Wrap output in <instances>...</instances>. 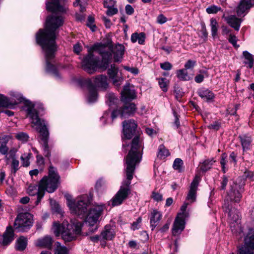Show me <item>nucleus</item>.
<instances>
[{"mask_svg": "<svg viewBox=\"0 0 254 254\" xmlns=\"http://www.w3.org/2000/svg\"><path fill=\"white\" fill-rule=\"evenodd\" d=\"M160 67L162 69L165 70H169L172 68V64L168 62L160 64Z\"/></svg>", "mask_w": 254, "mask_h": 254, "instance_id": "obj_50", "label": "nucleus"}, {"mask_svg": "<svg viewBox=\"0 0 254 254\" xmlns=\"http://www.w3.org/2000/svg\"><path fill=\"white\" fill-rule=\"evenodd\" d=\"M226 158L227 155L226 154H222V158L221 159L220 163L222 165V171L224 173L226 172L225 167V166L226 164Z\"/></svg>", "mask_w": 254, "mask_h": 254, "instance_id": "obj_52", "label": "nucleus"}, {"mask_svg": "<svg viewBox=\"0 0 254 254\" xmlns=\"http://www.w3.org/2000/svg\"><path fill=\"white\" fill-rule=\"evenodd\" d=\"M170 155L169 150L163 145H160L158 148V157L160 158H165Z\"/></svg>", "mask_w": 254, "mask_h": 254, "instance_id": "obj_40", "label": "nucleus"}, {"mask_svg": "<svg viewBox=\"0 0 254 254\" xmlns=\"http://www.w3.org/2000/svg\"><path fill=\"white\" fill-rule=\"evenodd\" d=\"M11 96H12V100H13V104H8L4 101H1L0 102V107H4L12 108L14 105H16L24 100V98L20 94L13 92Z\"/></svg>", "mask_w": 254, "mask_h": 254, "instance_id": "obj_22", "label": "nucleus"}, {"mask_svg": "<svg viewBox=\"0 0 254 254\" xmlns=\"http://www.w3.org/2000/svg\"><path fill=\"white\" fill-rule=\"evenodd\" d=\"M94 84L101 88L106 89L108 86L107 77L106 75H99L94 78Z\"/></svg>", "mask_w": 254, "mask_h": 254, "instance_id": "obj_28", "label": "nucleus"}, {"mask_svg": "<svg viewBox=\"0 0 254 254\" xmlns=\"http://www.w3.org/2000/svg\"><path fill=\"white\" fill-rule=\"evenodd\" d=\"M16 151L14 150H10L9 152V157H10L12 160L11 162V168L13 173H15L19 169V161L16 159L14 157V154Z\"/></svg>", "mask_w": 254, "mask_h": 254, "instance_id": "obj_31", "label": "nucleus"}, {"mask_svg": "<svg viewBox=\"0 0 254 254\" xmlns=\"http://www.w3.org/2000/svg\"><path fill=\"white\" fill-rule=\"evenodd\" d=\"M90 203L88 196L84 194L78 197L75 200L67 199V205L71 213L78 216H84L87 211V206Z\"/></svg>", "mask_w": 254, "mask_h": 254, "instance_id": "obj_8", "label": "nucleus"}, {"mask_svg": "<svg viewBox=\"0 0 254 254\" xmlns=\"http://www.w3.org/2000/svg\"><path fill=\"white\" fill-rule=\"evenodd\" d=\"M32 225V216L29 213L19 214L15 220L14 228L19 232L26 231Z\"/></svg>", "mask_w": 254, "mask_h": 254, "instance_id": "obj_9", "label": "nucleus"}, {"mask_svg": "<svg viewBox=\"0 0 254 254\" xmlns=\"http://www.w3.org/2000/svg\"><path fill=\"white\" fill-rule=\"evenodd\" d=\"M214 162L215 161L213 159L206 160L202 163L200 169L203 172H206L211 168Z\"/></svg>", "mask_w": 254, "mask_h": 254, "instance_id": "obj_38", "label": "nucleus"}, {"mask_svg": "<svg viewBox=\"0 0 254 254\" xmlns=\"http://www.w3.org/2000/svg\"><path fill=\"white\" fill-rule=\"evenodd\" d=\"M27 245V239L24 237H20L17 241L16 248L18 251L24 250Z\"/></svg>", "mask_w": 254, "mask_h": 254, "instance_id": "obj_36", "label": "nucleus"}, {"mask_svg": "<svg viewBox=\"0 0 254 254\" xmlns=\"http://www.w3.org/2000/svg\"><path fill=\"white\" fill-rule=\"evenodd\" d=\"M109 78L112 80L113 84L116 86H120L124 80L122 73L115 64H111L107 72Z\"/></svg>", "mask_w": 254, "mask_h": 254, "instance_id": "obj_15", "label": "nucleus"}, {"mask_svg": "<svg viewBox=\"0 0 254 254\" xmlns=\"http://www.w3.org/2000/svg\"><path fill=\"white\" fill-rule=\"evenodd\" d=\"M117 98L114 94H109L108 95V101H109V105L111 106L113 104L116 102Z\"/></svg>", "mask_w": 254, "mask_h": 254, "instance_id": "obj_46", "label": "nucleus"}, {"mask_svg": "<svg viewBox=\"0 0 254 254\" xmlns=\"http://www.w3.org/2000/svg\"><path fill=\"white\" fill-rule=\"evenodd\" d=\"M145 39V35L143 32L140 33H134L131 34L130 40L131 41L134 43L136 42L139 44L143 45L144 44Z\"/></svg>", "mask_w": 254, "mask_h": 254, "instance_id": "obj_29", "label": "nucleus"}, {"mask_svg": "<svg viewBox=\"0 0 254 254\" xmlns=\"http://www.w3.org/2000/svg\"><path fill=\"white\" fill-rule=\"evenodd\" d=\"M27 113L30 118L32 127H35L36 129L40 132L42 136V146L44 150V154L46 157H49L50 153L48 144V131L44 121H41L39 119L38 113L34 109L33 105L30 103L26 110Z\"/></svg>", "mask_w": 254, "mask_h": 254, "instance_id": "obj_7", "label": "nucleus"}, {"mask_svg": "<svg viewBox=\"0 0 254 254\" xmlns=\"http://www.w3.org/2000/svg\"><path fill=\"white\" fill-rule=\"evenodd\" d=\"M126 13L128 15L132 14L134 12V9L131 5L127 4L126 6Z\"/></svg>", "mask_w": 254, "mask_h": 254, "instance_id": "obj_59", "label": "nucleus"}, {"mask_svg": "<svg viewBox=\"0 0 254 254\" xmlns=\"http://www.w3.org/2000/svg\"><path fill=\"white\" fill-rule=\"evenodd\" d=\"M141 222V218L140 217H139L137 218L136 221L135 222H134L131 227V229L133 230H135L136 229H139V225Z\"/></svg>", "mask_w": 254, "mask_h": 254, "instance_id": "obj_51", "label": "nucleus"}, {"mask_svg": "<svg viewBox=\"0 0 254 254\" xmlns=\"http://www.w3.org/2000/svg\"><path fill=\"white\" fill-rule=\"evenodd\" d=\"M221 10V7L216 5H212L207 7L206 9V12L209 13H216L219 11Z\"/></svg>", "mask_w": 254, "mask_h": 254, "instance_id": "obj_44", "label": "nucleus"}, {"mask_svg": "<svg viewBox=\"0 0 254 254\" xmlns=\"http://www.w3.org/2000/svg\"><path fill=\"white\" fill-rule=\"evenodd\" d=\"M85 84L87 85L89 90V94L87 97L88 102L89 103L95 102L97 99V93L96 88L93 85L92 79L89 78L86 79Z\"/></svg>", "mask_w": 254, "mask_h": 254, "instance_id": "obj_17", "label": "nucleus"}, {"mask_svg": "<svg viewBox=\"0 0 254 254\" xmlns=\"http://www.w3.org/2000/svg\"><path fill=\"white\" fill-rule=\"evenodd\" d=\"M123 139H130L133 135L137 127V124L133 120H128L123 122Z\"/></svg>", "mask_w": 254, "mask_h": 254, "instance_id": "obj_16", "label": "nucleus"}, {"mask_svg": "<svg viewBox=\"0 0 254 254\" xmlns=\"http://www.w3.org/2000/svg\"><path fill=\"white\" fill-rule=\"evenodd\" d=\"M105 208V205L102 203L94 205L89 210L85 218V223L91 227L95 226Z\"/></svg>", "mask_w": 254, "mask_h": 254, "instance_id": "obj_10", "label": "nucleus"}, {"mask_svg": "<svg viewBox=\"0 0 254 254\" xmlns=\"http://www.w3.org/2000/svg\"><path fill=\"white\" fill-rule=\"evenodd\" d=\"M108 10L106 12V14L109 16H113L117 14L118 12V8L115 7V6L111 7H106Z\"/></svg>", "mask_w": 254, "mask_h": 254, "instance_id": "obj_45", "label": "nucleus"}, {"mask_svg": "<svg viewBox=\"0 0 254 254\" xmlns=\"http://www.w3.org/2000/svg\"><path fill=\"white\" fill-rule=\"evenodd\" d=\"M53 239L50 236H45L38 239L35 242V246L42 248L50 249L53 244Z\"/></svg>", "mask_w": 254, "mask_h": 254, "instance_id": "obj_20", "label": "nucleus"}, {"mask_svg": "<svg viewBox=\"0 0 254 254\" xmlns=\"http://www.w3.org/2000/svg\"><path fill=\"white\" fill-rule=\"evenodd\" d=\"M244 245L239 250V254H254V230L252 229L245 238Z\"/></svg>", "mask_w": 254, "mask_h": 254, "instance_id": "obj_11", "label": "nucleus"}, {"mask_svg": "<svg viewBox=\"0 0 254 254\" xmlns=\"http://www.w3.org/2000/svg\"><path fill=\"white\" fill-rule=\"evenodd\" d=\"M167 21V18L163 14H160L157 18V22L159 24H163Z\"/></svg>", "mask_w": 254, "mask_h": 254, "instance_id": "obj_55", "label": "nucleus"}, {"mask_svg": "<svg viewBox=\"0 0 254 254\" xmlns=\"http://www.w3.org/2000/svg\"><path fill=\"white\" fill-rule=\"evenodd\" d=\"M162 218L161 212L156 209H153L150 214V224L152 230H153L158 225Z\"/></svg>", "mask_w": 254, "mask_h": 254, "instance_id": "obj_21", "label": "nucleus"}, {"mask_svg": "<svg viewBox=\"0 0 254 254\" xmlns=\"http://www.w3.org/2000/svg\"><path fill=\"white\" fill-rule=\"evenodd\" d=\"M115 233L114 229L110 225H106L104 230L101 234V237L104 240H111L115 237Z\"/></svg>", "mask_w": 254, "mask_h": 254, "instance_id": "obj_25", "label": "nucleus"}, {"mask_svg": "<svg viewBox=\"0 0 254 254\" xmlns=\"http://www.w3.org/2000/svg\"><path fill=\"white\" fill-rule=\"evenodd\" d=\"M15 137L17 139L22 142H26L29 138L28 135L23 132H19L16 133L15 135Z\"/></svg>", "mask_w": 254, "mask_h": 254, "instance_id": "obj_42", "label": "nucleus"}, {"mask_svg": "<svg viewBox=\"0 0 254 254\" xmlns=\"http://www.w3.org/2000/svg\"><path fill=\"white\" fill-rule=\"evenodd\" d=\"M222 17L231 27L236 31L239 30L242 21L241 19L237 17L235 15L226 16L225 14Z\"/></svg>", "mask_w": 254, "mask_h": 254, "instance_id": "obj_19", "label": "nucleus"}, {"mask_svg": "<svg viewBox=\"0 0 254 254\" xmlns=\"http://www.w3.org/2000/svg\"><path fill=\"white\" fill-rule=\"evenodd\" d=\"M116 5V1L114 0H105L104 2L105 7H111Z\"/></svg>", "mask_w": 254, "mask_h": 254, "instance_id": "obj_54", "label": "nucleus"}, {"mask_svg": "<svg viewBox=\"0 0 254 254\" xmlns=\"http://www.w3.org/2000/svg\"><path fill=\"white\" fill-rule=\"evenodd\" d=\"M208 127L209 128L218 130L220 127V124L218 122H215L210 124Z\"/></svg>", "mask_w": 254, "mask_h": 254, "instance_id": "obj_56", "label": "nucleus"}, {"mask_svg": "<svg viewBox=\"0 0 254 254\" xmlns=\"http://www.w3.org/2000/svg\"><path fill=\"white\" fill-rule=\"evenodd\" d=\"M152 198L156 201H159L162 200V195L158 192L153 191L152 194Z\"/></svg>", "mask_w": 254, "mask_h": 254, "instance_id": "obj_53", "label": "nucleus"}, {"mask_svg": "<svg viewBox=\"0 0 254 254\" xmlns=\"http://www.w3.org/2000/svg\"><path fill=\"white\" fill-rule=\"evenodd\" d=\"M170 221H168L167 223L164 224L160 229V231L162 233L166 232L169 229V226L170 225Z\"/></svg>", "mask_w": 254, "mask_h": 254, "instance_id": "obj_58", "label": "nucleus"}, {"mask_svg": "<svg viewBox=\"0 0 254 254\" xmlns=\"http://www.w3.org/2000/svg\"><path fill=\"white\" fill-rule=\"evenodd\" d=\"M228 220L233 233L236 235H241L243 232V230L240 225L239 212L236 209H232L229 211Z\"/></svg>", "mask_w": 254, "mask_h": 254, "instance_id": "obj_12", "label": "nucleus"}, {"mask_svg": "<svg viewBox=\"0 0 254 254\" xmlns=\"http://www.w3.org/2000/svg\"><path fill=\"white\" fill-rule=\"evenodd\" d=\"M158 80L160 88L163 92H166L168 90V80L165 78H158Z\"/></svg>", "mask_w": 254, "mask_h": 254, "instance_id": "obj_41", "label": "nucleus"}, {"mask_svg": "<svg viewBox=\"0 0 254 254\" xmlns=\"http://www.w3.org/2000/svg\"><path fill=\"white\" fill-rule=\"evenodd\" d=\"M82 224L77 220H71L69 224L64 221L62 224L58 222L53 223L52 231L56 236H62L65 242H70L75 240L77 236L80 234Z\"/></svg>", "mask_w": 254, "mask_h": 254, "instance_id": "obj_6", "label": "nucleus"}, {"mask_svg": "<svg viewBox=\"0 0 254 254\" xmlns=\"http://www.w3.org/2000/svg\"><path fill=\"white\" fill-rule=\"evenodd\" d=\"M60 176L57 173L56 169L50 166L48 177H44L40 181L38 186L30 185L27 191L30 195H37L36 204L41 201L46 190L49 193L53 192L57 188L59 184Z\"/></svg>", "mask_w": 254, "mask_h": 254, "instance_id": "obj_4", "label": "nucleus"}, {"mask_svg": "<svg viewBox=\"0 0 254 254\" xmlns=\"http://www.w3.org/2000/svg\"><path fill=\"white\" fill-rule=\"evenodd\" d=\"M209 76V73L207 69H202L199 71L198 74H197L195 78L194 81L197 83H201L205 77H208Z\"/></svg>", "mask_w": 254, "mask_h": 254, "instance_id": "obj_32", "label": "nucleus"}, {"mask_svg": "<svg viewBox=\"0 0 254 254\" xmlns=\"http://www.w3.org/2000/svg\"><path fill=\"white\" fill-rule=\"evenodd\" d=\"M243 54L245 59L247 60V62H245V64H248L249 68H252L254 64L252 55L247 51H244Z\"/></svg>", "mask_w": 254, "mask_h": 254, "instance_id": "obj_37", "label": "nucleus"}, {"mask_svg": "<svg viewBox=\"0 0 254 254\" xmlns=\"http://www.w3.org/2000/svg\"><path fill=\"white\" fill-rule=\"evenodd\" d=\"M8 139L7 136L0 137V153L2 155H7L8 148L7 143Z\"/></svg>", "mask_w": 254, "mask_h": 254, "instance_id": "obj_30", "label": "nucleus"}, {"mask_svg": "<svg viewBox=\"0 0 254 254\" xmlns=\"http://www.w3.org/2000/svg\"><path fill=\"white\" fill-rule=\"evenodd\" d=\"M239 138L243 148V152L249 150L252 146V140L251 137L247 135H240Z\"/></svg>", "mask_w": 254, "mask_h": 254, "instance_id": "obj_26", "label": "nucleus"}, {"mask_svg": "<svg viewBox=\"0 0 254 254\" xmlns=\"http://www.w3.org/2000/svg\"><path fill=\"white\" fill-rule=\"evenodd\" d=\"M237 37L234 36V35H233L232 34H230V36H229V41L230 43H231L235 47H239V45H238L237 44Z\"/></svg>", "mask_w": 254, "mask_h": 254, "instance_id": "obj_48", "label": "nucleus"}, {"mask_svg": "<svg viewBox=\"0 0 254 254\" xmlns=\"http://www.w3.org/2000/svg\"><path fill=\"white\" fill-rule=\"evenodd\" d=\"M143 150V144L138 136L135 137L132 141L131 149L127 156L125 160L126 167V175L127 180L123 182L119 190L111 200L113 206L119 205L122 203L130 193L129 186L130 181L133 178V174L135 165L141 160Z\"/></svg>", "mask_w": 254, "mask_h": 254, "instance_id": "obj_3", "label": "nucleus"}, {"mask_svg": "<svg viewBox=\"0 0 254 254\" xmlns=\"http://www.w3.org/2000/svg\"><path fill=\"white\" fill-rule=\"evenodd\" d=\"M122 100H132L136 98V93L133 86L127 84L121 92Z\"/></svg>", "mask_w": 254, "mask_h": 254, "instance_id": "obj_18", "label": "nucleus"}, {"mask_svg": "<svg viewBox=\"0 0 254 254\" xmlns=\"http://www.w3.org/2000/svg\"><path fill=\"white\" fill-rule=\"evenodd\" d=\"M125 52V47L121 44L113 45L112 41L108 39L104 43L94 45L84 58L82 65L89 73H94L98 68L105 70L111 63L113 54L115 62H121Z\"/></svg>", "mask_w": 254, "mask_h": 254, "instance_id": "obj_2", "label": "nucleus"}, {"mask_svg": "<svg viewBox=\"0 0 254 254\" xmlns=\"http://www.w3.org/2000/svg\"><path fill=\"white\" fill-rule=\"evenodd\" d=\"M103 21L105 23V26L107 28H109L111 25V21L109 19L106 17L103 18Z\"/></svg>", "mask_w": 254, "mask_h": 254, "instance_id": "obj_60", "label": "nucleus"}, {"mask_svg": "<svg viewBox=\"0 0 254 254\" xmlns=\"http://www.w3.org/2000/svg\"><path fill=\"white\" fill-rule=\"evenodd\" d=\"M183 162L182 159L180 158L176 159L173 163V167L174 169L178 170L179 172L182 171Z\"/></svg>", "mask_w": 254, "mask_h": 254, "instance_id": "obj_43", "label": "nucleus"}, {"mask_svg": "<svg viewBox=\"0 0 254 254\" xmlns=\"http://www.w3.org/2000/svg\"><path fill=\"white\" fill-rule=\"evenodd\" d=\"M55 245L54 254H68V250L65 247L61 245L58 242L56 243Z\"/></svg>", "mask_w": 254, "mask_h": 254, "instance_id": "obj_35", "label": "nucleus"}, {"mask_svg": "<svg viewBox=\"0 0 254 254\" xmlns=\"http://www.w3.org/2000/svg\"><path fill=\"white\" fill-rule=\"evenodd\" d=\"M176 74L177 77L180 80L187 81L191 79V77L188 75V71L185 68L177 70Z\"/></svg>", "mask_w": 254, "mask_h": 254, "instance_id": "obj_33", "label": "nucleus"}, {"mask_svg": "<svg viewBox=\"0 0 254 254\" xmlns=\"http://www.w3.org/2000/svg\"><path fill=\"white\" fill-rule=\"evenodd\" d=\"M135 105L132 103H126L123 108L115 110L112 113V119L114 121L117 117L122 118L133 115L136 111Z\"/></svg>", "mask_w": 254, "mask_h": 254, "instance_id": "obj_13", "label": "nucleus"}, {"mask_svg": "<svg viewBox=\"0 0 254 254\" xmlns=\"http://www.w3.org/2000/svg\"><path fill=\"white\" fill-rule=\"evenodd\" d=\"M73 50L75 53L79 54L81 51V47L79 44H76L74 46Z\"/></svg>", "mask_w": 254, "mask_h": 254, "instance_id": "obj_61", "label": "nucleus"}, {"mask_svg": "<svg viewBox=\"0 0 254 254\" xmlns=\"http://www.w3.org/2000/svg\"><path fill=\"white\" fill-rule=\"evenodd\" d=\"M63 0H48L46 3V8L48 10L53 12L51 16L47 18L45 28L40 29L37 33L36 39L37 43L41 46L44 53L46 69L49 71L55 70L54 66L51 64L50 61L55 57V53L57 50L55 40L57 37V30L63 24L64 20L61 15H58L57 12H64L66 10L65 5H62Z\"/></svg>", "mask_w": 254, "mask_h": 254, "instance_id": "obj_1", "label": "nucleus"}, {"mask_svg": "<svg viewBox=\"0 0 254 254\" xmlns=\"http://www.w3.org/2000/svg\"><path fill=\"white\" fill-rule=\"evenodd\" d=\"M245 175L247 178L252 179L254 176V173L252 172H245Z\"/></svg>", "mask_w": 254, "mask_h": 254, "instance_id": "obj_64", "label": "nucleus"}, {"mask_svg": "<svg viewBox=\"0 0 254 254\" xmlns=\"http://www.w3.org/2000/svg\"><path fill=\"white\" fill-rule=\"evenodd\" d=\"M13 240V230L11 227H8L6 228L5 232L3 235L2 244L7 245L10 244Z\"/></svg>", "mask_w": 254, "mask_h": 254, "instance_id": "obj_27", "label": "nucleus"}, {"mask_svg": "<svg viewBox=\"0 0 254 254\" xmlns=\"http://www.w3.org/2000/svg\"><path fill=\"white\" fill-rule=\"evenodd\" d=\"M252 0H242L237 9L238 16H241L245 13L248 12L249 9L252 6Z\"/></svg>", "mask_w": 254, "mask_h": 254, "instance_id": "obj_23", "label": "nucleus"}, {"mask_svg": "<svg viewBox=\"0 0 254 254\" xmlns=\"http://www.w3.org/2000/svg\"><path fill=\"white\" fill-rule=\"evenodd\" d=\"M196 64V62L192 60H189L185 64V69L187 70L192 69Z\"/></svg>", "mask_w": 254, "mask_h": 254, "instance_id": "obj_47", "label": "nucleus"}, {"mask_svg": "<svg viewBox=\"0 0 254 254\" xmlns=\"http://www.w3.org/2000/svg\"><path fill=\"white\" fill-rule=\"evenodd\" d=\"M37 161L39 165H43L44 163V159L41 155L37 156Z\"/></svg>", "mask_w": 254, "mask_h": 254, "instance_id": "obj_62", "label": "nucleus"}, {"mask_svg": "<svg viewBox=\"0 0 254 254\" xmlns=\"http://www.w3.org/2000/svg\"><path fill=\"white\" fill-rule=\"evenodd\" d=\"M32 157L31 153H24L21 156V163L23 166L27 167L30 164L29 159Z\"/></svg>", "mask_w": 254, "mask_h": 254, "instance_id": "obj_39", "label": "nucleus"}, {"mask_svg": "<svg viewBox=\"0 0 254 254\" xmlns=\"http://www.w3.org/2000/svg\"><path fill=\"white\" fill-rule=\"evenodd\" d=\"M210 27L211 35L213 38L217 35V31L219 27L218 23L216 19L212 18L210 19Z\"/></svg>", "mask_w": 254, "mask_h": 254, "instance_id": "obj_34", "label": "nucleus"}, {"mask_svg": "<svg viewBox=\"0 0 254 254\" xmlns=\"http://www.w3.org/2000/svg\"><path fill=\"white\" fill-rule=\"evenodd\" d=\"M200 180V177L196 175L190 184V190L186 198V201H188V202L185 201L184 203L181 207V212L178 214L175 220L172 229L173 235L176 236L180 234L185 228V219L189 216V213L186 210L187 208L189 202L193 203L196 200V191Z\"/></svg>", "mask_w": 254, "mask_h": 254, "instance_id": "obj_5", "label": "nucleus"}, {"mask_svg": "<svg viewBox=\"0 0 254 254\" xmlns=\"http://www.w3.org/2000/svg\"><path fill=\"white\" fill-rule=\"evenodd\" d=\"M197 93L202 99L208 102L214 98V93L209 89L204 87L199 88L197 91Z\"/></svg>", "mask_w": 254, "mask_h": 254, "instance_id": "obj_24", "label": "nucleus"}, {"mask_svg": "<svg viewBox=\"0 0 254 254\" xmlns=\"http://www.w3.org/2000/svg\"><path fill=\"white\" fill-rule=\"evenodd\" d=\"M228 182V179L226 176H224L222 177V180L221 182V185L220 186V189L222 190H224L226 189V187L227 185Z\"/></svg>", "mask_w": 254, "mask_h": 254, "instance_id": "obj_49", "label": "nucleus"}, {"mask_svg": "<svg viewBox=\"0 0 254 254\" xmlns=\"http://www.w3.org/2000/svg\"><path fill=\"white\" fill-rule=\"evenodd\" d=\"M243 191L242 186L233 182L230 184V189L227 192L228 199L231 201L239 202L242 197Z\"/></svg>", "mask_w": 254, "mask_h": 254, "instance_id": "obj_14", "label": "nucleus"}, {"mask_svg": "<svg viewBox=\"0 0 254 254\" xmlns=\"http://www.w3.org/2000/svg\"><path fill=\"white\" fill-rule=\"evenodd\" d=\"M236 158L237 155L234 152H232L229 156L230 162L231 163H233L234 165H236L237 164Z\"/></svg>", "mask_w": 254, "mask_h": 254, "instance_id": "obj_57", "label": "nucleus"}, {"mask_svg": "<svg viewBox=\"0 0 254 254\" xmlns=\"http://www.w3.org/2000/svg\"><path fill=\"white\" fill-rule=\"evenodd\" d=\"M128 246L131 248H135L137 243L135 241H130L128 243Z\"/></svg>", "mask_w": 254, "mask_h": 254, "instance_id": "obj_63", "label": "nucleus"}]
</instances>
